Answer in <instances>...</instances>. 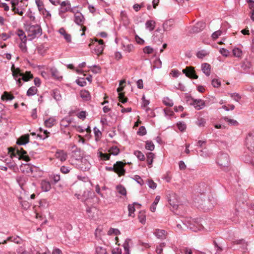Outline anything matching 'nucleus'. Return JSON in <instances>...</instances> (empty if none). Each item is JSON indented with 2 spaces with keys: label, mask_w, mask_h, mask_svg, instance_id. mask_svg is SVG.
Here are the masks:
<instances>
[{
  "label": "nucleus",
  "mask_w": 254,
  "mask_h": 254,
  "mask_svg": "<svg viewBox=\"0 0 254 254\" xmlns=\"http://www.w3.org/2000/svg\"><path fill=\"white\" fill-rule=\"evenodd\" d=\"M11 70L12 73V76L15 80L16 81L17 84L18 86L22 85L21 80L26 82L30 80L33 77L32 74L29 71H26L25 73H23L21 71L19 68H15L14 64H12Z\"/></svg>",
  "instance_id": "f257e3e1"
},
{
  "label": "nucleus",
  "mask_w": 254,
  "mask_h": 254,
  "mask_svg": "<svg viewBox=\"0 0 254 254\" xmlns=\"http://www.w3.org/2000/svg\"><path fill=\"white\" fill-rule=\"evenodd\" d=\"M182 223L187 229H190V230L195 232L202 230L203 228L200 223V219H192L191 218H188L183 221H182Z\"/></svg>",
  "instance_id": "f03ea898"
},
{
  "label": "nucleus",
  "mask_w": 254,
  "mask_h": 254,
  "mask_svg": "<svg viewBox=\"0 0 254 254\" xmlns=\"http://www.w3.org/2000/svg\"><path fill=\"white\" fill-rule=\"evenodd\" d=\"M25 30L27 32V37L30 38V40L39 37L42 34V29L38 24L28 25Z\"/></svg>",
  "instance_id": "7ed1b4c3"
},
{
  "label": "nucleus",
  "mask_w": 254,
  "mask_h": 254,
  "mask_svg": "<svg viewBox=\"0 0 254 254\" xmlns=\"http://www.w3.org/2000/svg\"><path fill=\"white\" fill-rule=\"evenodd\" d=\"M8 151L9 153H11V157L18 155L19 159H22L26 162L30 161V157L27 155V152L22 148H20V149H17L15 150V149L10 147L8 148Z\"/></svg>",
  "instance_id": "20e7f679"
},
{
  "label": "nucleus",
  "mask_w": 254,
  "mask_h": 254,
  "mask_svg": "<svg viewBox=\"0 0 254 254\" xmlns=\"http://www.w3.org/2000/svg\"><path fill=\"white\" fill-rule=\"evenodd\" d=\"M217 163L222 168L228 167L230 164L229 157L227 154H220L218 155Z\"/></svg>",
  "instance_id": "39448f33"
},
{
  "label": "nucleus",
  "mask_w": 254,
  "mask_h": 254,
  "mask_svg": "<svg viewBox=\"0 0 254 254\" xmlns=\"http://www.w3.org/2000/svg\"><path fill=\"white\" fill-rule=\"evenodd\" d=\"M245 145L249 150L254 152V132H249L246 136Z\"/></svg>",
  "instance_id": "423d86ee"
},
{
  "label": "nucleus",
  "mask_w": 254,
  "mask_h": 254,
  "mask_svg": "<svg viewBox=\"0 0 254 254\" xmlns=\"http://www.w3.org/2000/svg\"><path fill=\"white\" fill-rule=\"evenodd\" d=\"M127 164L122 161H117L114 164L115 173L118 174L119 177L124 176L126 173V170L124 167Z\"/></svg>",
  "instance_id": "0eeeda50"
},
{
  "label": "nucleus",
  "mask_w": 254,
  "mask_h": 254,
  "mask_svg": "<svg viewBox=\"0 0 254 254\" xmlns=\"http://www.w3.org/2000/svg\"><path fill=\"white\" fill-rule=\"evenodd\" d=\"M67 11H70L74 13L73 8L70 7V3L69 1H64L61 3V7L59 10V14L61 15Z\"/></svg>",
  "instance_id": "6e6552de"
},
{
  "label": "nucleus",
  "mask_w": 254,
  "mask_h": 254,
  "mask_svg": "<svg viewBox=\"0 0 254 254\" xmlns=\"http://www.w3.org/2000/svg\"><path fill=\"white\" fill-rule=\"evenodd\" d=\"M183 72L185 73L187 77L190 78H198V76L195 73L194 68L192 66H187L183 70Z\"/></svg>",
  "instance_id": "1a4fd4ad"
},
{
  "label": "nucleus",
  "mask_w": 254,
  "mask_h": 254,
  "mask_svg": "<svg viewBox=\"0 0 254 254\" xmlns=\"http://www.w3.org/2000/svg\"><path fill=\"white\" fill-rule=\"evenodd\" d=\"M168 200L172 207L175 209H178L179 207L178 201L176 198V195L175 193H172L171 194H169L168 196Z\"/></svg>",
  "instance_id": "9d476101"
},
{
  "label": "nucleus",
  "mask_w": 254,
  "mask_h": 254,
  "mask_svg": "<svg viewBox=\"0 0 254 254\" xmlns=\"http://www.w3.org/2000/svg\"><path fill=\"white\" fill-rule=\"evenodd\" d=\"M190 104V105H193L197 110L203 109L205 106L204 101L201 99H193L192 102Z\"/></svg>",
  "instance_id": "9b49d317"
},
{
  "label": "nucleus",
  "mask_w": 254,
  "mask_h": 254,
  "mask_svg": "<svg viewBox=\"0 0 254 254\" xmlns=\"http://www.w3.org/2000/svg\"><path fill=\"white\" fill-rule=\"evenodd\" d=\"M205 27V23L202 21H199L193 26L191 31L193 33H198L203 30Z\"/></svg>",
  "instance_id": "f8f14e48"
},
{
  "label": "nucleus",
  "mask_w": 254,
  "mask_h": 254,
  "mask_svg": "<svg viewBox=\"0 0 254 254\" xmlns=\"http://www.w3.org/2000/svg\"><path fill=\"white\" fill-rule=\"evenodd\" d=\"M7 241L14 242L17 244H20L22 243V240L18 236H10L7 237L6 239L3 240V241L0 242V244H6Z\"/></svg>",
  "instance_id": "ddd939ff"
},
{
  "label": "nucleus",
  "mask_w": 254,
  "mask_h": 254,
  "mask_svg": "<svg viewBox=\"0 0 254 254\" xmlns=\"http://www.w3.org/2000/svg\"><path fill=\"white\" fill-rule=\"evenodd\" d=\"M55 157L61 161H65L67 157V154L63 150H58L55 153Z\"/></svg>",
  "instance_id": "4468645a"
},
{
  "label": "nucleus",
  "mask_w": 254,
  "mask_h": 254,
  "mask_svg": "<svg viewBox=\"0 0 254 254\" xmlns=\"http://www.w3.org/2000/svg\"><path fill=\"white\" fill-rule=\"evenodd\" d=\"M99 200V199L95 195V193H94V196H90L83 202L86 206H93L94 204L98 203Z\"/></svg>",
  "instance_id": "2eb2a0df"
},
{
  "label": "nucleus",
  "mask_w": 254,
  "mask_h": 254,
  "mask_svg": "<svg viewBox=\"0 0 254 254\" xmlns=\"http://www.w3.org/2000/svg\"><path fill=\"white\" fill-rule=\"evenodd\" d=\"M85 18L80 12H77L74 14V22L79 25H83Z\"/></svg>",
  "instance_id": "dca6fc26"
},
{
  "label": "nucleus",
  "mask_w": 254,
  "mask_h": 254,
  "mask_svg": "<svg viewBox=\"0 0 254 254\" xmlns=\"http://www.w3.org/2000/svg\"><path fill=\"white\" fill-rule=\"evenodd\" d=\"M29 140V134H25L20 136L17 140L16 143L18 145H25L28 143Z\"/></svg>",
  "instance_id": "f3484780"
},
{
  "label": "nucleus",
  "mask_w": 254,
  "mask_h": 254,
  "mask_svg": "<svg viewBox=\"0 0 254 254\" xmlns=\"http://www.w3.org/2000/svg\"><path fill=\"white\" fill-rule=\"evenodd\" d=\"M201 70L206 76H208L211 73V66L208 63H203L201 64Z\"/></svg>",
  "instance_id": "a211bd4d"
},
{
  "label": "nucleus",
  "mask_w": 254,
  "mask_h": 254,
  "mask_svg": "<svg viewBox=\"0 0 254 254\" xmlns=\"http://www.w3.org/2000/svg\"><path fill=\"white\" fill-rule=\"evenodd\" d=\"M94 192L89 190L84 191L81 195V197H80L81 201L83 202L90 196H94Z\"/></svg>",
  "instance_id": "6ab92c4d"
},
{
  "label": "nucleus",
  "mask_w": 254,
  "mask_h": 254,
  "mask_svg": "<svg viewBox=\"0 0 254 254\" xmlns=\"http://www.w3.org/2000/svg\"><path fill=\"white\" fill-rule=\"evenodd\" d=\"M59 33L64 36V39L67 42L70 43L71 42V35L67 33L64 28H61L59 29Z\"/></svg>",
  "instance_id": "aec40b11"
},
{
  "label": "nucleus",
  "mask_w": 254,
  "mask_h": 254,
  "mask_svg": "<svg viewBox=\"0 0 254 254\" xmlns=\"http://www.w3.org/2000/svg\"><path fill=\"white\" fill-rule=\"evenodd\" d=\"M154 234L158 238L163 239L166 238V232L164 230L157 229L155 230Z\"/></svg>",
  "instance_id": "412c9836"
},
{
  "label": "nucleus",
  "mask_w": 254,
  "mask_h": 254,
  "mask_svg": "<svg viewBox=\"0 0 254 254\" xmlns=\"http://www.w3.org/2000/svg\"><path fill=\"white\" fill-rule=\"evenodd\" d=\"M41 187L42 190L44 191H48L51 188L50 183L45 180H43L41 182Z\"/></svg>",
  "instance_id": "4be33fe9"
},
{
  "label": "nucleus",
  "mask_w": 254,
  "mask_h": 254,
  "mask_svg": "<svg viewBox=\"0 0 254 254\" xmlns=\"http://www.w3.org/2000/svg\"><path fill=\"white\" fill-rule=\"evenodd\" d=\"M239 210L237 209H236L231 214V219L232 221L235 223H237L239 220Z\"/></svg>",
  "instance_id": "5701e85b"
},
{
  "label": "nucleus",
  "mask_w": 254,
  "mask_h": 254,
  "mask_svg": "<svg viewBox=\"0 0 254 254\" xmlns=\"http://www.w3.org/2000/svg\"><path fill=\"white\" fill-rule=\"evenodd\" d=\"M95 47L93 50V53L95 54L99 55L101 54L104 50V45H99L98 44H95Z\"/></svg>",
  "instance_id": "b1692460"
},
{
  "label": "nucleus",
  "mask_w": 254,
  "mask_h": 254,
  "mask_svg": "<svg viewBox=\"0 0 254 254\" xmlns=\"http://www.w3.org/2000/svg\"><path fill=\"white\" fill-rule=\"evenodd\" d=\"M80 97L84 101H88L90 99V95L88 91L86 90H82L80 93Z\"/></svg>",
  "instance_id": "393cba45"
},
{
  "label": "nucleus",
  "mask_w": 254,
  "mask_h": 254,
  "mask_svg": "<svg viewBox=\"0 0 254 254\" xmlns=\"http://www.w3.org/2000/svg\"><path fill=\"white\" fill-rule=\"evenodd\" d=\"M155 22L153 20H147L145 23V27L146 29H148L150 31H152L155 28Z\"/></svg>",
  "instance_id": "a878e982"
},
{
  "label": "nucleus",
  "mask_w": 254,
  "mask_h": 254,
  "mask_svg": "<svg viewBox=\"0 0 254 254\" xmlns=\"http://www.w3.org/2000/svg\"><path fill=\"white\" fill-rule=\"evenodd\" d=\"M137 205L140 207L141 205L137 202H134L132 204H128V215L129 216H133L132 214H133L135 211L134 205Z\"/></svg>",
  "instance_id": "bb28decb"
},
{
  "label": "nucleus",
  "mask_w": 254,
  "mask_h": 254,
  "mask_svg": "<svg viewBox=\"0 0 254 254\" xmlns=\"http://www.w3.org/2000/svg\"><path fill=\"white\" fill-rule=\"evenodd\" d=\"M131 241L130 239H127L123 244V247L125 250V254H129V243Z\"/></svg>",
  "instance_id": "cd10ccee"
},
{
  "label": "nucleus",
  "mask_w": 254,
  "mask_h": 254,
  "mask_svg": "<svg viewBox=\"0 0 254 254\" xmlns=\"http://www.w3.org/2000/svg\"><path fill=\"white\" fill-rule=\"evenodd\" d=\"M55 122L56 120L54 118H50L45 121L44 124L47 127H51L54 126Z\"/></svg>",
  "instance_id": "c85d7f7f"
},
{
  "label": "nucleus",
  "mask_w": 254,
  "mask_h": 254,
  "mask_svg": "<svg viewBox=\"0 0 254 254\" xmlns=\"http://www.w3.org/2000/svg\"><path fill=\"white\" fill-rule=\"evenodd\" d=\"M108 151L110 152V155L112 154L113 155L116 156L119 154L120 150L117 146H114L111 147L109 149Z\"/></svg>",
  "instance_id": "c756f323"
},
{
  "label": "nucleus",
  "mask_w": 254,
  "mask_h": 254,
  "mask_svg": "<svg viewBox=\"0 0 254 254\" xmlns=\"http://www.w3.org/2000/svg\"><path fill=\"white\" fill-rule=\"evenodd\" d=\"M16 181L21 188H22L26 183V177L24 176H18L16 178Z\"/></svg>",
  "instance_id": "7c9ffc66"
},
{
  "label": "nucleus",
  "mask_w": 254,
  "mask_h": 254,
  "mask_svg": "<svg viewBox=\"0 0 254 254\" xmlns=\"http://www.w3.org/2000/svg\"><path fill=\"white\" fill-rule=\"evenodd\" d=\"M160 196L158 195L156 196L154 202L152 203V204L150 206V210L151 211H152L153 212H155V211L156 210V205L158 204V203L160 200Z\"/></svg>",
  "instance_id": "2f4dec72"
},
{
  "label": "nucleus",
  "mask_w": 254,
  "mask_h": 254,
  "mask_svg": "<svg viewBox=\"0 0 254 254\" xmlns=\"http://www.w3.org/2000/svg\"><path fill=\"white\" fill-rule=\"evenodd\" d=\"M16 34L20 38L21 41H26V36L22 30L18 29L16 32Z\"/></svg>",
  "instance_id": "473e14b6"
},
{
  "label": "nucleus",
  "mask_w": 254,
  "mask_h": 254,
  "mask_svg": "<svg viewBox=\"0 0 254 254\" xmlns=\"http://www.w3.org/2000/svg\"><path fill=\"white\" fill-rule=\"evenodd\" d=\"M38 90L35 86H32L28 89L27 91L26 95L28 96H31L36 94Z\"/></svg>",
  "instance_id": "72a5a7b5"
},
{
  "label": "nucleus",
  "mask_w": 254,
  "mask_h": 254,
  "mask_svg": "<svg viewBox=\"0 0 254 254\" xmlns=\"http://www.w3.org/2000/svg\"><path fill=\"white\" fill-rule=\"evenodd\" d=\"M224 121L228 122L229 124L231 126H237L239 125L238 122L234 119H229L227 117H224L222 118Z\"/></svg>",
  "instance_id": "f704fd0d"
},
{
  "label": "nucleus",
  "mask_w": 254,
  "mask_h": 254,
  "mask_svg": "<svg viewBox=\"0 0 254 254\" xmlns=\"http://www.w3.org/2000/svg\"><path fill=\"white\" fill-rule=\"evenodd\" d=\"M235 244L237 245H241V248L243 250H246L247 247L248 246L247 243L243 239L235 241Z\"/></svg>",
  "instance_id": "c9c22d12"
},
{
  "label": "nucleus",
  "mask_w": 254,
  "mask_h": 254,
  "mask_svg": "<svg viewBox=\"0 0 254 254\" xmlns=\"http://www.w3.org/2000/svg\"><path fill=\"white\" fill-rule=\"evenodd\" d=\"M53 97L56 101H60L62 97L60 91L57 89H55L53 91Z\"/></svg>",
  "instance_id": "e433bc0d"
},
{
  "label": "nucleus",
  "mask_w": 254,
  "mask_h": 254,
  "mask_svg": "<svg viewBox=\"0 0 254 254\" xmlns=\"http://www.w3.org/2000/svg\"><path fill=\"white\" fill-rule=\"evenodd\" d=\"M118 193L123 195H126L127 191L125 188L121 185L117 186L116 187Z\"/></svg>",
  "instance_id": "4c0bfd02"
},
{
  "label": "nucleus",
  "mask_w": 254,
  "mask_h": 254,
  "mask_svg": "<svg viewBox=\"0 0 254 254\" xmlns=\"http://www.w3.org/2000/svg\"><path fill=\"white\" fill-rule=\"evenodd\" d=\"M51 72L52 76L56 79H59L61 77L59 71L55 68H52L51 69Z\"/></svg>",
  "instance_id": "58836bf2"
},
{
  "label": "nucleus",
  "mask_w": 254,
  "mask_h": 254,
  "mask_svg": "<svg viewBox=\"0 0 254 254\" xmlns=\"http://www.w3.org/2000/svg\"><path fill=\"white\" fill-rule=\"evenodd\" d=\"M145 148L150 151H152L154 149L155 146L154 144L151 141L147 140L145 142Z\"/></svg>",
  "instance_id": "ea45409f"
},
{
  "label": "nucleus",
  "mask_w": 254,
  "mask_h": 254,
  "mask_svg": "<svg viewBox=\"0 0 254 254\" xmlns=\"http://www.w3.org/2000/svg\"><path fill=\"white\" fill-rule=\"evenodd\" d=\"M154 157V154L152 152H149L147 154V162L149 165L152 164L153 160Z\"/></svg>",
  "instance_id": "a19ab883"
},
{
  "label": "nucleus",
  "mask_w": 254,
  "mask_h": 254,
  "mask_svg": "<svg viewBox=\"0 0 254 254\" xmlns=\"http://www.w3.org/2000/svg\"><path fill=\"white\" fill-rule=\"evenodd\" d=\"M133 154L137 157V158L140 161H143L145 159L144 154L140 151L136 150L134 151Z\"/></svg>",
  "instance_id": "79ce46f5"
},
{
  "label": "nucleus",
  "mask_w": 254,
  "mask_h": 254,
  "mask_svg": "<svg viewBox=\"0 0 254 254\" xmlns=\"http://www.w3.org/2000/svg\"><path fill=\"white\" fill-rule=\"evenodd\" d=\"M233 54L235 57L240 58L242 55V51L238 48H235L233 50Z\"/></svg>",
  "instance_id": "37998d69"
},
{
  "label": "nucleus",
  "mask_w": 254,
  "mask_h": 254,
  "mask_svg": "<svg viewBox=\"0 0 254 254\" xmlns=\"http://www.w3.org/2000/svg\"><path fill=\"white\" fill-rule=\"evenodd\" d=\"M14 96L12 95L9 94L7 92H4L3 95L1 96L2 100L5 99L6 100H12L14 99Z\"/></svg>",
  "instance_id": "c03bdc74"
},
{
  "label": "nucleus",
  "mask_w": 254,
  "mask_h": 254,
  "mask_svg": "<svg viewBox=\"0 0 254 254\" xmlns=\"http://www.w3.org/2000/svg\"><path fill=\"white\" fill-rule=\"evenodd\" d=\"M163 103L167 106L172 107L173 106L174 103L172 100L170 99L168 97H166L164 98Z\"/></svg>",
  "instance_id": "a18cd8bd"
},
{
  "label": "nucleus",
  "mask_w": 254,
  "mask_h": 254,
  "mask_svg": "<svg viewBox=\"0 0 254 254\" xmlns=\"http://www.w3.org/2000/svg\"><path fill=\"white\" fill-rule=\"evenodd\" d=\"M138 218L141 223L143 224H145L146 222V215L144 212H140L138 215Z\"/></svg>",
  "instance_id": "49530a36"
},
{
  "label": "nucleus",
  "mask_w": 254,
  "mask_h": 254,
  "mask_svg": "<svg viewBox=\"0 0 254 254\" xmlns=\"http://www.w3.org/2000/svg\"><path fill=\"white\" fill-rule=\"evenodd\" d=\"M98 157H100L104 160H109L110 158V154L107 153H103L101 152H99L98 153Z\"/></svg>",
  "instance_id": "de8ad7c7"
},
{
  "label": "nucleus",
  "mask_w": 254,
  "mask_h": 254,
  "mask_svg": "<svg viewBox=\"0 0 254 254\" xmlns=\"http://www.w3.org/2000/svg\"><path fill=\"white\" fill-rule=\"evenodd\" d=\"M93 130L96 137V140H97L98 139H99L101 137L102 132L96 127H94Z\"/></svg>",
  "instance_id": "09e8293b"
},
{
  "label": "nucleus",
  "mask_w": 254,
  "mask_h": 254,
  "mask_svg": "<svg viewBox=\"0 0 254 254\" xmlns=\"http://www.w3.org/2000/svg\"><path fill=\"white\" fill-rule=\"evenodd\" d=\"M244 161L247 163H250L254 167V158L252 156L248 155L246 156L244 158Z\"/></svg>",
  "instance_id": "8fccbe9b"
},
{
  "label": "nucleus",
  "mask_w": 254,
  "mask_h": 254,
  "mask_svg": "<svg viewBox=\"0 0 254 254\" xmlns=\"http://www.w3.org/2000/svg\"><path fill=\"white\" fill-rule=\"evenodd\" d=\"M76 83L81 87L85 86L86 85V82L84 78H80L76 79Z\"/></svg>",
  "instance_id": "3c124183"
},
{
  "label": "nucleus",
  "mask_w": 254,
  "mask_h": 254,
  "mask_svg": "<svg viewBox=\"0 0 254 254\" xmlns=\"http://www.w3.org/2000/svg\"><path fill=\"white\" fill-rule=\"evenodd\" d=\"M208 55L207 52L205 50L198 51L196 54V56L199 59H203L204 57Z\"/></svg>",
  "instance_id": "603ef678"
},
{
  "label": "nucleus",
  "mask_w": 254,
  "mask_h": 254,
  "mask_svg": "<svg viewBox=\"0 0 254 254\" xmlns=\"http://www.w3.org/2000/svg\"><path fill=\"white\" fill-rule=\"evenodd\" d=\"M121 234L120 231L118 229L115 228H110L108 232V234L109 235H111L112 234H115V235H118Z\"/></svg>",
  "instance_id": "864d4df0"
},
{
  "label": "nucleus",
  "mask_w": 254,
  "mask_h": 254,
  "mask_svg": "<svg viewBox=\"0 0 254 254\" xmlns=\"http://www.w3.org/2000/svg\"><path fill=\"white\" fill-rule=\"evenodd\" d=\"M179 129L181 131H184L186 128V125L184 122H180L177 124Z\"/></svg>",
  "instance_id": "5fc2aeb1"
},
{
  "label": "nucleus",
  "mask_w": 254,
  "mask_h": 254,
  "mask_svg": "<svg viewBox=\"0 0 254 254\" xmlns=\"http://www.w3.org/2000/svg\"><path fill=\"white\" fill-rule=\"evenodd\" d=\"M47 50V47H45L44 45H42L37 47V51L39 54L41 55H43L46 50Z\"/></svg>",
  "instance_id": "6e6d98bb"
},
{
  "label": "nucleus",
  "mask_w": 254,
  "mask_h": 254,
  "mask_svg": "<svg viewBox=\"0 0 254 254\" xmlns=\"http://www.w3.org/2000/svg\"><path fill=\"white\" fill-rule=\"evenodd\" d=\"M137 134L143 136L146 134V130L144 126H141L137 132Z\"/></svg>",
  "instance_id": "4d7b16f0"
},
{
  "label": "nucleus",
  "mask_w": 254,
  "mask_h": 254,
  "mask_svg": "<svg viewBox=\"0 0 254 254\" xmlns=\"http://www.w3.org/2000/svg\"><path fill=\"white\" fill-rule=\"evenodd\" d=\"M165 246V243H162L159 245L157 246L156 249V253L158 254H161L163 251V248Z\"/></svg>",
  "instance_id": "13d9d810"
},
{
  "label": "nucleus",
  "mask_w": 254,
  "mask_h": 254,
  "mask_svg": "<svg viewBox=\"0 0 254 254\" xmlns=\"http://www.w3.org/2000/svg\"><path fill=\"white\" fill-rule=\"evenodd\" d=\"M96 252L97 254H106V249L102 247H97L96 248Z\"/></svg>",
  "instance_id": "bf43d9fd"
},
{
  "label": "nucleus",
  "mask_w": 254,
  "mask_h": 254,
  "mask_svg": "<svg viewBox=\"0 0 254 254\" xmlns=\"http://www.w3.org/2000/svg\"><path fill=\"white\" fill-rule=\"evenodd\" d=\"M205 123V120L203 118L198 119L196 122V124L199 127H204Z\"/></svg>",
  "instance_id": "052dcab7"
},
{
  "label": "nucleus",
  "mask_w": 254,
  "mask_h": 254,
  "mask_svg": "<svg viewBox=\"0 0 254 254\" xmlns=\"http://www.w3.org/2000/svg\"><path fill=\"white\" fill-rule=\"evenodd\" d=\"M22 42L19 44V48L22 52L25 53L27 52V47L26 45V41H21Z\"/></svg>",
  "instance_id": "680f3d73"
},
{
  "label": "nucleus",
  "mask_w": 254,
  "mask_h": 254,
  "mask_svg": "<svg viewBox=\"0 0 254 254\" xmlns=\"http://www.w3.org/2000/svg\"><path fill=\"white\" fill-rule=\"evenodd\" d=\"M212 85L214 87L218 88L221 85V82L217 79H213L212 80Z\"/></svg>",
  "instance_id": "e2e57ef3"
},
{
  "label": "nucleus",
  "mask_w": 254,
  "mask_h": 254,
  "mask_svg": "<svg viewBox=\"0 0 254 254\" xmlns=\"http://www.w3.org/2000/svg\"><path fill=\"white\" fill-rule=\"evenodd\" d=\"M176 229L178 231L182 232L183 231H185L187 228V227H185V226L184 225L183 223L182 224L178 223L177 224Z\"/></svg>",
  "instance_id": "0e129e2a"
},
{
  "label": "nucleus",
  "mask_w": 254,
  "mask_h": 254,
  "mask_svg": "<svg viewBox=\"0 0 254 254\" xmlns=\"http://www.w3.org/2000/svg\"><path fill=\"white\" fill-rule=\"evenodd\" d=\"M230 96L234 100L237 102H238L241 98V96L237 93H231Z\"/></svg>",
  "instance_id": "69168bd1"
},
{
  "label": "nucleus",
  "mask_w": 254,
  "mask_h": 254,
  "mask_svg": "<svg viewBox=\"0 0 254 254\" xmlns=\"http://www.w3.org/2000/svg\"><path fill=\"white\" fill-rule=\"evenodd\" d=\"M153 51V48L149 46H146L143 48V52L147 54H151Z\"/></svg>",
  "instance_id": "338daca9"
},
{
  "label": "nucleus",
  "mask_w": 254,
  "mask_h": 254,
  "mask_svg": "<svg viewBox=\"0 0 254 254\" xmlns=\"http://www.w3.org/2000/svg\"><path fill=\"white\" fill-rule=\"evenodd\" d=\"M222 34V31L221 30H218L214 32H213L211 35V37L213 39L215 40L219 37Z\"/></svg>",
  "instance_id": "774afa93"
}]
</instances>
